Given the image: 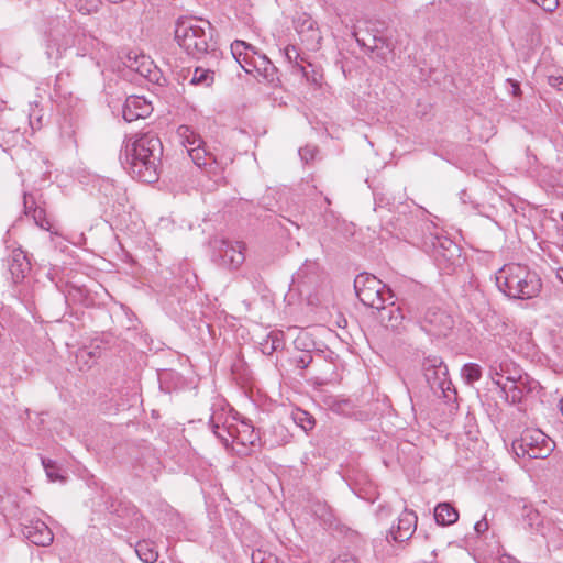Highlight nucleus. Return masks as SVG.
<instances>
[{
  "mask_svg": "<svg viewBox=\"0 0 563 563\" xmlns=\"http://www.w3.org/2000/svg\"><path fill=\"white\" fill-rule=\"evenodd\" d=\"M231 53L239 65L247 73H252L251 60L252 56L256 55V48L244 41H234L231 44Z\"/></svg>",
  "mask_w": 563,
  "mask_h": 563,
  "instance_id": "16",
  "label": "nucleus"
},
{
  "mask_svg": "<svg viewBox=\"0 0 563 563\" xmlns=\"http://www.w3.org/2000/svg\"><path fill=\"white\" fill-rule=\"evenodd\" d=\"M312 361V356L310 354H302L299 358H297V367L299 368H306Z\"/></svg>",
  "mask_w": 563,
  "mask_h": 563,
  "instance_id": "38",
  "label": "nucleus"
},
{
  "mask_svg": "<svg viewBox=\"0 0 563 563\" xmlns=\"http://www.w3.org/2000/svg\"><path fill=\"white\" fill-rule=\"evenodd\" d=\"M278 429H279L282 432H284V431H285L284 427H282V426H280V427H278Z\"/></svg>",
  "mask_w": 563,
  "mask_h": 563,
  "instance_id": "48",
  "label": "nucleus"
},
{
  "mask_svg": "<svg viewBox=\"0 0 563 563\" xmlns=\"http://www.w3.org/2000/svg\"><path fill=\"white\" fill-rule=\"evenodd\" d=\"M291 418L305 432L312 430L316 426L314 418L308 411L302 409H295L291 412Z\"/></svg>",
  "mask_w": 563,
  "mask_h": 563,
  "instance_id": "27",
  "label": "nucleus"
},
{
  "mask_svg": "<svg viewBox=\"0 0 563 563\" xmlns=\"http://www.w3.org/2000/svg\"><path fill=\"white\" fill-rule=\"evenodd\" d=\"M461 375L467 384H473L482 377V368L477 364L468 363L462 367Z\"/></svg>",
  "mask_w": 563,
  "mask_h": 563,
  "instance_id": "31",
  "label": "nucleus"
},
{
  "mask_svg": "<svg viewBox=\"0 0 563 563\" xmlns=\"http://www.w3.org/2000/svg\"><path fill=\"white\" fill-rule=\"evenodd\" d=\"M347 405H349V402L346 400H342V401H338V402L331 405V408H332V410H334L336 412L343 413L344 412L343 407H345Z\"/></svg>",
  "mask_w": 563,
  "mask_h": 563,
  "instance_id": "42",
  "label": "nucleus"
},
{
  "mask_svg": "<svg viewBox=\"0 0 563 563\" xmlns=\"http://www.w3.org/2000/svg\"><path fill=\"white\" fill-rule=\"evenodd\" d=\"M163 144L157 134L146 132L130 136L124 142L122 165L135 179L152 184L159 177Z\"/></svg>",
  "mask_w": 563,
  "mask_h": 563,
  "instance_id": "1",
  "label": "nucleus"
},
{
  "mask_svg": "<svg viewBox=\"0 0 563 563\" xmlns=\"http://www.w3.org/2000/svg\"><path fill=\"white\" fill-rule=\"evenodd\" d=\"M213 26L205 19L180 16L175 24V40L178 45L195 58L214 51Z\"/></svg>",
  "mask_w": 563,
  "mask_h": 563,
  "instance_id": "2",
  "label": "nucleus"
},
{
  "mask_svg": "<svg viewBox=\"0 0 563 563\" xmlns=\"http://www.w3.org/2000/svg\"><path fill=\"white\" fill-rule=\"evenodd\" d=\"M153 111L151 102L141 96H130L126 98L122 115L126 122H132L137 119H144L148 117Z\"/></svg>",
  "mask_w": 563,
  "mask_h": 563,
  "instance_id": "11",
  "label": "nucleus"
},
{
  "mask_svg": "<svg viewBox=\"0 0 563 563\" xmlns=\"http://www.w3.org/2000/svg\"><path fill=\"white\" fill-rule=\"evenodd\" d=\"M187 154L190 156L195 165H197L200 168H206L218 163L214 154L208 152L202 145L189 147Z\"/></svg>",
  "mask_w": 563,
  "mask_h": 563,
  "instance_id": "23",
  "label": "nucleus"
},
{
  "mask_svg": "<svg viewBox=\"0 0 563 563\" xmlns=\"http://www.w3.org/2000/svg\"><path fill=\"white\" fill-rule=\"evenodd\" d=\"M284 333L283 331L269 332L262 342H260V349L263 354L272 355L274 352L284 349Z\"/></svg>",
  "mask_w": 563,
  "mask_h": 563,
  "instance_id": "21",
  "label": "nucleus"
},
{
  "mask_svg": "<svg viewBox=\"0 0 563 563\" xmlns=\"http://www.w3.org/2000/svg\"><path fill=\"white\" fill-rule=\"evenodd\" d=\"M252 58L253 60L250 62L252 73L256 71L260 75H262L265 79L273 81L276 68L273 65V63L267 58V56L256 51V55L252 56Z\"/></svg>",
  "mask_w": 563,
  "mask_h": 563,
  "instance_id": "19",
  "label": "nucleus"
},
{
  "mask_svg": "<svg viewBox=\"0 0 563 563\" xmlns=\"http://www.w3.org/2000/svg\"><path fill=\"white\" fill-rule=\"evenodd\" d=\"M417 527V516L413 511L405 510L398 517V522L389 530L388 537L396 542L407 541L413 534Z\"/></svg>",
  "mask_w": 563,
  "mask_h": 563,
  "instance_id": "13",
  "label": "nucleus"
},
{
  "mask_svg": "<svg viewBox=\"0 0 563 563\" xmlns=\"http://www.w3.org/2000/svg\"><path fill=\"white\" fill-rule=\"evenodd\" d=\"M46 475L51 482L62 481L64 477L58 473L57 466L52 460H42Z\"/></svg>",
  "mask_w": 563,
  "mask_h": 563,
  "instance_id": "33",
  "label": "nucleus"
},
{
  "mask_svg": "<svg viewBox=\"0 0 563 563\" xmlns=\"http://www.w3.org/2000/svg\"><path fill=\"white\" fill-rule=\"evenodd\" d=\"M549 85L563 91V77L562 76H550Z\"/></svg>",
  "mask_w": 563,
  "mask_h": 563,
  "instance_id": "37",
  "label": "nucleus"
},
{
  "mask_svg": "<svg viewBox=\"0 0 563 563\" xmlns=\"http://www.w3.org/2000/svg\"><path fill=\"white\" fill-rule=\"evenodd\" d=\"M285 57L289 63H294L295 67L307 77L306 68L302 63H308L306 57L299 53V49L295 45H288L285 49Z\"/></svg>",
  "mask_w": 563,
  "mask_h": 563,
  "instance_id": "30",
  "label": "nucleus"
},
{
  "mask_svg": "<svg viewBox=\"0 0 563 563\" xmlns=\"http://www.w3.org/2000/svg\"><path fill=\"white\" fill-rule=\"evenodd\" d=\"M432 246L437 253L444 251L443 256L450 258L459 253L457 245L449 238L435 235L432 241Z\"/></svg>",
  "mask_w": 563,
  "mask_h": 563,
  "instance_id": "25",
  "label": "nucleus"
},
{
  "mask_svg": "<svg viewBox=\"0 0 563 563\" xmlns=\"http://www.w3.org/2000/svg\"><path fill=\"white\" fill-rule=\"evenodd\" d=\"M252 561L253 563H279L278 559L275 555L268 554L267 556H265V554L262 553L261 551L252 554Z\"/></svg>",
  "mask_w": 563,
  "mask_h": 563,
  "instance_id": "34",
  "label": "nucleus"
},
{
  "mask_svg": "<svg viewBox=\"0 0 563 563\" xmlns=\"http://www.w3.org/2000/svg\"><path fill=\"white\" fill-rule=\"evenodd\" d=\"M229 416L223 408L214 409L210 417V427L213 433L222 440L225 444L229 443V438L224 435V432L229 437H233V424L228 423Z\"/></svg>",
  "mask_w": 563,
  "mask_h": 563,
  "instance_id": "15",
  "label": "nucleus"
},
{
  "mask_svg": "<svg viewBox=\"0 0 563 563\" xmlns=\"http://www.w3.org/2000/svg\"><path fill=\"white\" fill-rule=\"evenodd\" d=\"M377 310L380 321L384 322L387 328L397 329L404 320L400 308L396 307L391 300L388 301V305L384 303V307Z\"/></svg>",
  "mask_w": 563,
  "mask_h": 563,
  "instance_id": "17",
  "label": "nucleus"
},
{
  "mask_svg": "<svg viewBox=\"0 0 563 563\" xmlns=\"http://www.w3.org/2000/svg\"><path fill=\"white\" fill-rule=\"evenodd\" d=\"M30 124L33 130H37L42 128V118H34L33 114L30 115Z\"/></svg>",
  "mask_w": 563,
  "mask_h": 563,
  "instance_id": "40",
  "label": "nucleus"
},
{
  "mask_svg": "<svg viewBox=\"0 0 563 563\" xmlns=\"http://www.w3.org/2000/svg\"><path fill=\"white\" fill-rule=\"evenodd\" d=\"M179 136L183 139V144L188 152L189 147H195L198 145H203V141L200 135L196 134L194 130H191L187 125H181L178 129Z\"/></svg>",
  "mask_w": 563,
  "mask_h": 563,
  "instance_id": "29",
  "label": "nucleus"
},
{
  "mask_svg": "<svg viewBox=\"0 0 563 563\" xmlns=\"http://www.w3.org/2000/svg\"><path fill=\"white\" fill-rule=\"evenodd\" d=\"M230 438L238 440L243 445H254L260 439L254 427L246 420H242L240 427L233 426V437Z\"/></svg>",
  "mask_w": 563,
  "mask_h": 563,
  "instance_id": "18",
  "label": "nucleus"
},
{
  "mask_svg": "<svg viewBox=\"0 0 563 563\" xmlns=\"http://www.w3.org/2000/svg\"><path fill=\"white\" fill-rule=\"evenodd\" d=\"M245 245L243 242L222 241L219 247L221 263L225 266L238 268L245 260Z\"/></svg>",
  "mask_w": 563,
  "mask_h": 563,
  "instance_id": "14",
  "label": "nucleus"
},
{
  "mask_svg": "<svg viewBox=\"0 0 563 563\" xmlns=\"http://www.w3.org/2000/svg\"><path fill=\"white\" fill-rule=\"evenodd\" d=\"M135 552L144 563H154L158 558V553L154 550L152 543L145 540L136 543Z\"/></svg>",
  "mask_w": 563,
  "mask_h": 563,
  "instance_id": "28",
  "label": "nucleus"
},
{
  "mask_svg": "<svg viewBox=\"0 0 563 563\" xmlns=\"http://www.w3.org/2000/svg\"><path fill=\"white\" fill-rule=\"evenodd\" d=\"M534 4L542 8L547 12H553L558 5L559 0H531Z\"/></svg>",
  "mask_w": 563,
  "mask_h": 563,
  "instance_id": "35",
  "label": "nucleus"
},
{
  "mask_svg": "<svg viewBox=\"0 0 563 563\" xmlns=\"http://www.w3.org/2000/svg\"><path fill=\"white\" fill-rule=\"evenodd\" d=\"M299 155H300L302 161L308 163L309 161L314 158L316 148L312 147V146H305V147L299 150Z\"/></svg>",
  "mask_w": 563,
  "mask_h": 563,
  "instance_id": "36",
  "label": "nucleus"
},
{
  "mask_svg": "<svg viewBox=\"0 0 563 563\" xmlns=\"http://www.w3.org/2000/svg\"><path fill=\"white\" fill-rule=\"evenodd\" d=\"M354 289L360 301L373 309L383 308L393 299L389 288L386 287L376 276L362 273L354 279Z\"/></svg>",
  "mask_w": 563,
  "mask_h": 563,
  "instance_id": "5",
  "label": "nucleus"
},
{
  "mask_svg": "<svg viewBox=\"0 0 563 563\" xmlns=\"http://www.w3.org/2000/svg\"><path fill=\"white\" fill-rule=\"evenodd\" d=\"M434 519L441 526H450L457 521L459 512L449 503H441L434 509Z\"/></svg>",
  "mask_w": 563,
  "mask_h": 563,
  "instance_id": "22",
  "label": "nucleus"
},
{
  "mask_svg": "<svg viewBox=\"0 0 563 563\" xmlns=\"http://www.w3.org/2000/svg\"><path fill=\"white\" fill-rule=\"evenodd\" d=\"M454 321L450 314L439 308H429L422 319V329L435 336H445L453 328Z\"/></svg>",
  "mask_w": 563,
  "mask_h": 563,
  "instance_id": "9",
  "label": "nucleus"
},
{
  "mask_svg": "<svg viewBox=\"0 0 563 563\" xmlns=\"http://www.w3.org/2000/svg\"><path fill=\"white\" fill-rule=\"evenodd\" d=\"M294 25L301 43L307 47V49H319L322 36L317 22L309 14H298L294 20Z\"/></svg>",
  "mask_w": 563,
  "mask_h": 563,
  "instance_id": "8",
  "label": "nucleus"
},
{
  "mask_svg": "<svg viewBox=\"0 0 563 563\" xmlns=\"http://www.w3.org/2000/svg\"><path fill=\"white\" fill-rule=\"evenodd\" d=\"M488 521L487 519L484 517L482 518L481 520H478L475 525H474V529L475 531L481 534V533H484L485 531L488 530Z\"/></svg>",
  "mask_w": 563,
  "mask_h": 563,
  "instance_id": "39",
  "label": "nucleus"
},
{
  "mask_svg": "<svg viewBox=\"0 0 563 563\" xmlns=\"http://www.w3.org/2000/svg\"><path fill=\"white\" fill-rule=\"evenodd\" d=\"M85 354H87V355H91V353H90V352H86V351H81V352H80V356H81V357H82Z\"/></svg>",
  "mask_w": 563,
  "mask_h": 563,
  "instance_id": "44",
  "label": "nucleus"
},
{
  "mask_svg": "<svg viewBox=\"0 0 563 563\" xmlns=\"http://www.w3.org/2000/svg\"><path fill=\"white\" fill-rule=\"evenodd\" d=\"M357 42H363L364 45H367L364 40L357 38Z\"/></svg>",
  "mask_w": 563,
  "mask_h": 563,
  "instance_id": "47",
  "label": "nucleus"
},
{
  "mask_svg": "<svg viewBox=\"0 0 563 563\" xmlns=\"http://www.w3.org/2000/svg\"><path fill=\"white\" fill-rule=\"evenodd\" d=\"M424 378L434 394H441L448 397L446 391L451 388L449 371L442 358L439 356H428L422 363Z\"/></svg>",
  "mask_w": 563,
  "mask_h": 563,
  "instance_id": "6",
  "label": "nucleus"
},
{
  "mask_svg": "<svg viewBox=\"0 0 563 563\" xmlns=\"http://www.w3.org/2000/svg\"><path fill=\"white\" fill-rule=\"evenodd\" d=\"M214 80V73L210 69L196 67L190 77V84L196 86L209 87Z\"/></svg>",
  "mask_w": 563,
  "mask_h": 563,
  "instance_id": "26",
  "label": "nucleus"
},
{
  "mask_svg": "<svg viewBox=\"0 0 563 563\" xmlns=\"http://www.w3.org/2000/svg\"><path fill=\"white\" fill-rule=\"evenodd\" d=\"M29 269V262L22 252L14 253L12 262L10 264V272L14 283H19L25 276V272Z\"/></svg>",
  "mask_w": 563,
  "mask_h": 563,
  "instance_id": "24",
  "label": "nucleus"
},
{
  "mask_svg": "<svg viewBox=\"0 0 563 563\" xmlns=\"http://www.w3.org/2000/svg\"><path fill=\"white\" fill-rule=\"evenodd\" d=\"M373 40H374V42H375L374 47H375V48H376V47H378V45L376 44L377 38H376V37H374Z\"/></svg>",
  "mask_w": 563,
  "mask_h": 563,
  "instance_id": "46",
  "label": "nucleus"
},
{
  "mask_svg": "<svg viewBox=\"0 0 563 563\" xmlns=\"http://www.w3.org/2000/svg\"><path fill=\"white\" fill-rule=\"evenodd\" d=\"M488 375L496 386H501L510 382H520L522 369L508 357H498L489 360Z\"/></svg>",
  "mask_w": 563,
  "mask_h": 563,
  "instance_id": "7",
  "label": "nucleus"
},
{
  "mask_svg": "<svg viewBox=\"0 0 563 563\" xmlns=\"http://www.w3.org/2000/svg\"><path fill=\"white\" fill-rule=\"evenodd\" d=\"M101 2L100 0H77L75 5L82 14L97 12Z\"/></svg>",
  "mask_w": 563,
  "mask_h": 563,
  "instance_id": "32",
  "label": "nucleus"
},
{
  "mask_svg": "<svg viewBox=\"0 0 563 563\" xmlns=\"http://www.w3.org/2000/svg\"><path fill=\"white\" fill-rule=\"evenodd\" d=\"M73 40L65 26L51 29L46 41V55L51 60L62 58L63 53L71 45Z\"/></svg>",
  "mask_w": 563,
  "mask_h": 563,
  "instance_id": "10",
  "label": "nucleus"
},
{
  "mask_svg": "<svg viewBox=\"0 0 563 563\" xmlns=\"http://www.w3.org/2000/svg\"><path fill=\"white\" fill-rule=\"evenodd\" d=\"M141 58H142L141 65L135 67V70L137 73H140L141 75L145 76V71H150L148 68H145V64L147 63L148 65H151V63L146 60L145 56H142Z\"/></svg>",
  "mask_w": 563,
  "mask_h": 563,
  "instance_id": "41",
  "label": "nucleus"
},
{
  "mask_svg": "<svg viewBox=\"0 0 563 563\" xmlns=\"http://www.w3.org/2000/svg\"><path fill=\"white\" fill-rule=\"evenodd\" d=\"M512 450L519 457L545 459L554 450V442L540 429H526L512 441Z\"/></svg>",
  "mask_w": 563,
  "mask_h": 563,
  "instance_id": "4",
  "label": "nucleus"
},
{
  "mask_svg": "<svg viewBox=\"0 0 563 563\" xmlns=\"http://www.w3.org/2000/svg\"><path fill=\"white\" fill-rule=\"evenodd\" d=\"M23 536L33 544L48 547L54 539L49 527L42 520H33L22 529Z\"/></svg>",
  "mask_w": 563,
  "mask_h": 563,
  "instance_id": "12",
  "label": "nucleus"
},
{
  "mask_svg": "<svg viewBox=\"0 0 563 563\" xmlns=\"http://www.w3.org/2000/svg\"><path fill=\"white\" fill-rule=\"evenodd\" d=\"M527 379V376L525 378L522 376L520 382H510L499 386L505 399L511 404L520 402L525 395Z\"/></svg>",
  "mask_w": 563,
  "mask_h": 563,
  "instance_id": "20",
  "label": "nucleus"
},
{
  "mask_svg": "<svg viewBox=\"0 0 563 563\" xmlns=\"http://www.w3.org/2000/svg\"><path fill=\"white\" fill-rule=\"evenodd\" d=\"M514 87V93L516 95L517 91H519V86L517 84H512Z\"/></svg>",
  "mask_w": 563,
  "mask_h": 563,
  "instance_id": "43",
  "label": "nucleus"
},
{
  "mask_svg": "<svg viewBox=\"0 0 563 563\" xmlns=\"http://www.w3.org/2000/svg\"><path fill=\"white\" fill-rule=\"evenodd\" d=\"M496 284L500 291L514 299H530L541 290V280L527 266L507 264L496 274Z\"/></svg>",
  "mask_w": 563,
  "mask_h": 563,
  "instance_id": "3",
  "label": "nucleus"
},
{
  "mask_svg": "<svg viewBox=\"0 0 563 563\" xmlns=\"http://www.w3.org/2000/svg\"><path fill=\"white\" fill-rule=\"evenodd\" d=\"M560 410H561V412H562V415H563V398H562V399H561V401H560Z\"/></svg>",
  "mask_w": 563,
  "mask_h": 563,
  "instance_id": "45",
  "label": "nucleus"
}]
</instances>
